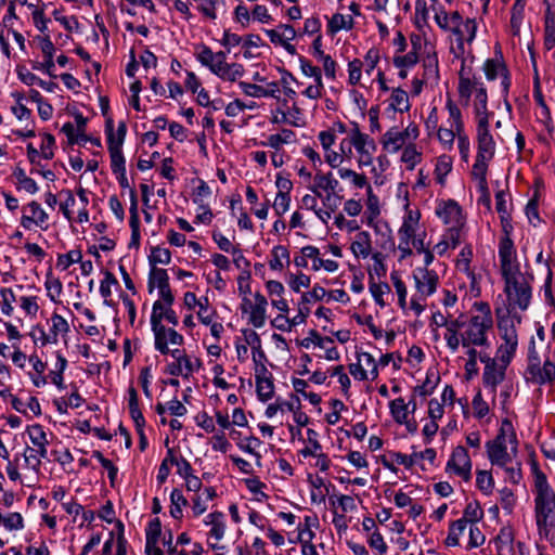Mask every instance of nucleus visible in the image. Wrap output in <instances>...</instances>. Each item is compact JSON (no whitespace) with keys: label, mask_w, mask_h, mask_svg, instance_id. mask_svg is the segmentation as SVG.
Here are the masks:
<instances>
[{"label":"nucleus","mask_w":555,"mask_h":555,"mask_svg":"<svg viewBox=\"0 0 555 555\" xmlns=\"http://www.w3.org/2000/svg\"><path fill=\"white\" fill-rule=\"evenodd\" d=\"M500 270L504 281V293L511 310L528 309L531 297L533 276L522 273L517 260L516 249L512 240H505L499 250Z\"/></svg>","instance_id":"nucleus-1"},{"label":"nucleus","mask_w":555,"mask_h":555,"mask_svg":"<svg viewBox=\"0 0 555 555\" xmlns=\"http://www.w3.org/2000/svg\"><path fill=\"white\" fill-rule=\"evenodd\" d=\"M475 307L479 310V314L469 319L462 315L461 345L464 348L489 346L487 333L493 325L490 307L486 302H477Z\"/></svg>","instance_id":"nucleus-2"},{"label":"nucleus","mask_w":555,"mask_h":555,"mask_svg":"<svg viewBox=\"0 0 555 555\" xmlns=\"http://www.w3.org/2000/svg\"><path fill=\"white\" fill-rule=\"evenodd\" d=\"M534 516L539 530L555 526V491L544 473L534 469Z\"/></svg>","instance_id":"nucleus-3"},{"label":"nucleus","mask_w":555,"mask_h":555,"mask_svg":"<svg viewBox=\"0 0 555 555\" xmlns=\"http://www.w3.org/2000/svg\"><path fill=\"white\" fill-rule=\"evenodd\" d=\"M517 437L511 421L504 420L493 440L486 443L487 454L492 465L506 467L517 453Z\"/></svg>","instance_id":"nucleus-4"},{"label":"nucleus","mask_w":555,"mask_h":555,"mask_svg":"<svg viewBox=\"0 0 555 555\" xmlns=\"http://www.w3.org/2000/svg\"><path fill=\"white\" fill-rule=\"evenodd\" d=\"M29 439L35 448L27 447L24 452L25 462L35 470L41 466V459H48L49 440L43 427L39 424L27 427Z\"/></svg>","instance_id":"nucleus-5"},{"label":"nucleus","mask_w":555,"mask_h":555,"mask_svg":"<svg viewBox=\"0 0 555 555\" xmlns=\"http://www.w3.org/2000/svg\"><path fill=\"white\" fill-rule=\"evenodd\" d=\"M351 144L359 154L358 164L360 167L369 166L373 162V154L376 151V144L369 134L361 132L357 122H352Z\"/></svg>","instance_id":"nucleus-6"},{"label":"nucleus","mask_w":555,"mask_h":555,"mask_svg":"<svg viewBox=\"0 0 555 555\" xmlns=\"http://www.w3.org/2000/svg\"><path fill=\"white\" fill-rule=\"evenodd\" d=\"M483 70L488 80H494L498 77H501L502 95L505 100L507 108L509 109L511 105L506 98L511 87V78L505 64L499 60L488 59L483 64Z\"/></svg>","instance_id":"nucleus-7"},{"label":"nucleus","mask_w":555,"mask_h":555,"mask_svg":"<svg viewBox=\"0 0 555 555\" xmlns=\"http://www.w3.org/2000/svg\"><path fill=\"white\" fill-rule=\"evenodd\" d=\"M480 361L486 364L482 374L483 385L489 387L494 395L496 392V386L505 378L506 369L498 363L495 359H491L488 356H480Z\"/></svg>","instance_id":"nucleus-8"},{"label":"nucleus","mask_w":555,"mask_h":555,"mask_svg":"<svg viewBox=\"0 0 555 555\" xmlns=\"http://www.w3.org/2000/svg\"><path fill=\"white\" fill-rule=\"evenodd\" d=\"M447 468L453 469L457 476L466 481L470 479L472 461L464 447L459 446L453 450L448 461Z\"/></svg>","instance_id":"nucleus-9"},{"label":"nucleus","mask_w":555,"mask_h":555,"mask_svg":"<svg viewBox=\"0 0 555 555\" xmlns=\"http://www.w3.org/2000/svg\"><path fill=\"white\" fill-rule=\"evenodd\" d=\"M477 156L481 158L492 159L495 152V142L489 131V120L481 119L477 125Z\"/></svg>","instance_id":"nucleus-10"},{"label":"nucleus","mask_w":555,"mask_h":555,"mask_svg":"<svg viewBox=\"0 0 555 555\" xmlns=\"http://www.w3.org/2000/svg\"><path fill=\"white\" fill-rule=\"evenodd\" d=\"M439 317L441 319V323H438V326H444L447 330L444 334L447 346L455 352L461 345L462 315L453 320H448L444 315Z\"/></svg>","instance_id":"nucleus-11"},{"label":"nucleus","mask_w":555,"mask_h":555,"mask_svg":"<svg viewBox=\"0 0 555 555\" xmlns=\"http://www.w3.org/2000/svg\"><path fill=\"white\" fill-rule=\"evenodd\" d=\"M256 391L260 401H268L274 395V384L271 374H269L268 369L260 364L259 367H256Z\"/></svg>","instance_id":"nucleus-12"},{"label":"nucleus","mask_w":555,"mask_h":555,"mask_svg":"<svg viewBox=\"0 0 555 555\" xmlns=\"http://www.w3.org/2000/svg\"><path fill=\"white\" fill-rule=\"evenodd\" d=\"M437 215L450 227H463L464 218L462 208L455 201L444 202L437 208Z\"/></svg>","instance_id":"nucleus-13"},{"label":"nucleus","mask_w":555,"mask_h":555,"mask_svg":"<svg viewBox=\"0 0 555 555\" xmlns=\"http://www.w3.org/2000/svg\"><path fill=\"white\" fill-rule=\"evenodd\" d=\"M25 211H29V215L24 214L21 219L23 228L29 230L33 224L40 227L46 230L44 223L48 221V214L41 208L40 204L33 201L25 208Z\"/></svg>","instance_id":"nucleus-14"},{"label":"nucleus","mask_w":555,"mask_h":555,"mask_svg":"<svg viewBox=\"0 0 555 555\" xmlns=\"http://www.w3.org/2000/svg\"><path fill=\"white\" fill-rule=\"evenodd\" d=\"M338 186V181L333 177L332 172L322 173L321 171L317 172L313 178V184L308 189L319 197H322V192H326V194L332 193L336 194V189Z\"/></svg>","instance_id":"nucleus-15"},{"label":"nucleus","mask_w":555,"mask_h":555,"mask_svg":"<svg viewBox=\"0 0 555 555\" xmlns=\"http://www.w3.org/2000/svg\"><path fill=\"white\" fill-rule=\"evenodd\" d=\"M417 291L424 295L429 296L436 292L438 285V275L433 270L422 269L418 274L414 275Z\"/></svg>","instance_id":"nucleus-16"},{"label":"nucleus","mask_w":555,"mask_h":555,"mask_svg":"<svg viewBox=\"0 0 555 555\" xmlns=\"http://www.w3.org/2000/svg\"><path fill=\"white\" fill-rule=\"evenodd\" d=\"M513 531L509 528H502L492 541L496 555H509L513 552Z\"/></svg>","instance_id":"nucleus-17"},{"label":"nucleus","mask_w":555,"mask_h":555,"mask_svg":"<svg viewBox=\"0 0 555 555\" xmlns=\"http://www.w3.org/2000/svg\"><path fill=\"white\" fill-rule=\"evenodd\" d=\"M480 85L483 83L473 80L469 77H466L463 72H460L457 90L463 105L467 106L469 104L473 92H477V88H479Z\"/></svg>","instance_id":"nucleus-18"},{"label":"nucleus","mask_w":555,"mask_h":555,"mask_svg":"<svg viewBox=\"0 0 555 555\" xmlns=\"http://www.w3.org/2000/svg\"><path fill=\"white\" fill-rule=\"evenodd\" d=\"M477 25L474 18H466L452 30L456 36L460 48H463L464 41L472 42L476 36Z\"/></svg>","instance_id":"nucleus-19"},{"label":"nucleus","mask_w":555,"mask_h":555,"mask_svg":"<svg viewBox=\"0 0 555 555\" xmlns=\"http://www.w3.org/2000/svg\"><path fill=\"white\" fill-rule=\"evenodd\" d=\"M356 257L366 258L372 250L371 236L366 231L359 232L350 246Z\"/></svg>","instance_id":"nucleus-20"},{"label":"nucleus","mask_w":555,"mask_h":555,"mask_svg":"<svg viewBox=\"0 0 555 555\" xmlns=\"http://www.w3.org/2000/svg\"><path fill=\"white\" fill-rule=\"evenodd\" d=\"M421 49V44L418 42V38L414 41L412 39V50L409 51L404 55H395L393 65L397 68H409L414 66L418 62V50Z\"/></svg>","instance_id":"nucleus-21"},{"label":"nucleus","mask_w":555,"mask_h":555,"mask_svg":"<svg viewBox=\"0 0 555 555\" xmlns=\"http://www.w3.org/2000/svg\"><path fill=\"white\" fill-rule=\"evenodd\" d=\"M474 109L477 116L478 122L483 118L489 120L488 113V94L483 85H480L475 92Z\"/></svg>","instance_id":"nucleus-22"},{"label":"nucleus","mask_w":555,"mask_h":555,"mask_svg":"<svg viewBox=\"0 0 555 555\" xmlns=\"http://www.w3.org/2000/svg\"><path fill=\"white\" fill-rule=\"evenodd\" d=\"M405 141L402 131H399L397 128H390L384 134L382 143L384 149L397 152L404 145Z\"/></svg>","instance_id":"nucleus-23"},{"label":"nucleus","mask_w":555,"mask_h":555,"mask_svg":"<svg viewBox=\"0 0 555 555\" xmlns=\"http://www.w3.org/2000/svg\"><path fill=\"white\" fill-rule=\"evenodd\" d=\"M245 69L243 65L238 63H227L225 65L221 66L220 68L214 72V74L222 80H228L232 82L243 77Z\"/></svg>","instance_id":"nucleus-24"},{"label":"nucleus","mask_w":555,"mask_h":555,"mask_svg":"<svg viewBox=\"0 0 555 555\" xmlns=\"http://www.w3.org/2000/svg\"><path fill=\"white\" fill-rule=\"evenodd\" d=\"M544 47L547 51L555 47V12L552 10L544 15Z\"/></svg>","instance_id":"nucleus-25"},{"label":"nucleus","mask_w":555,"mask_h":555,"mask_svg":"<svg viewBox=\"0 0 555 555\" xmlns=\"http://www.w3.org/2000/svg\"><path fill=\"white\" fill-rule=\"evenodd\" d=\"M540 364H541V361L538 356V352L535 351L534 343L531 341V347L529 348V353H528V366H527L526 373H525L527 380L534 383L537 377H541Z\"/></svg>","instance_id":"nucleus-26"},{"label":"nucleus","mask_w":555,"mask_h":555,"mask_svg":"<svg viewBox=\"0 0 555 555\" xmlns=\"http://www.w3.org/2000/svg\"><path fill=\"white\" fill-rule=\"evenodd\" d=\"M473 258V250L470 246H465L460 251V255L456 260L457 270L467 274V276L472 280V285L476 282L475 273L470 270V262Z\"/></svg>","instance_id":"nucleus-27"},{"label":"nucleus","mask_w":555,"mask_h":555,"mask_svg":"<svg viewBox=\"0 0 555 555\" xmlns=\"http://www.w3.org/2000/svg\"><path fill=\"white\" fill-rule=\"evenodd\" d=\"M308 481L313 488L311 491V501L319 504L325 502V496L328 492V489L325 487L324 479L320 476L309 475Z\"/></svg>","instance_id":"nucleus-28"},{"label":"nucleus","mask_w":555,"mask_h":555,"mask_svg":"<svg viewBox=\"0 0 555 555\" xmlns=\"http://www.w3.org/2000/svg\"><path fill=\"white\" fill-rule=\"evenodd\" d=\"M222 518L223 514L221 512H214L207 516L206 524L211 525L209 534L215 538L216 541L221 540L225 532V525Z\"/></svg>","instance_id":"nucleus-29"},{"label":"nucleus","mask_w":555,"mask_h":555,"mask_svg":"<svg viewBox=\"0 0 555 555\" xmlns=\"http://www.w3.org/2000/svg\"><path fill=\"white\" fill-rule=\"evenodd\" d=\"M105 129L107 132V145L112 143V145L122 146L127 127L124 121H120L117 128V141H114V122L112 118H107L105 121Z\"/></svg>","instance_id":"nucleus-30"},{"label":"nucleus","mask_w":555,"mask_h":555,"mask_svg":"<svg viewBox=\"0 0 555 555\" xmlns=\"http://www.w3.org/2000/svg\"><path fill=\"white\" fill-rule=\"evenodd\" d=\"M162 534V524L159 518H154L151 520L145 530V548L150 550L158 544L159 537Z\"/></svg>","instance_id":"nucleus-31"},{"label":"nucleus","mask_w":555,"mask_h":555,"mask_svg":"<svg viewBox=\"0 0 555 555\" xmlns=\"http://www.w3.org/2000/svg\"><path fill=\"white\" fill-rule=\"evenodd\" d=\"M390 413L393 420L399 423H406V418L409 417V404L404 402L402 398H397L392 400L389 404Z\"/></svg>","instance_id":"nucleus-32"},{"label":"nucleus","mask_w":555,"mask_h":555,"mask_svg":"<svg viewBox=\"0 0 555 555\" xmlns=\"http://www.w3.org/2000/svg\"><path fill=\"white\" fill-rule=\"evenodd\" d=\"M490 160L491 159L489 158H481L479 156H476V160L472 169V175L475 179H478L480 190H487L486 175L488 169V163Z\"/></svg>","instance_id":"nucleus-33"},{"label":"nucleus","mask_w":555,"mask_h":555,"mask_svg":"<svg viewBox=\"0 0 555 555\" xmlns=\"http://www.w3.org/2000/svg\"><path fill=\"white\" fill-rule=\"evenodd\" d=\"M424 80L437 82L439 79L438 59L436 54L427 55L423 60Z\"/></svg>","instance_id":"nucleus-34"},{"label":"nucleus","mask_w":555,"mask_h":555,"mask_svg":"<svg viewBox=\"0 0 555 555\" xmlns=\"http://www.w3.org/2000/svg\"><path fill=\"white\" fill-rule=\"evenodd\" d=\"M390 107L398 112H406L410 109L409 95L403 89L397 88L390 96Z\"/></svg>","instance_id":"nucleus-35"},{"label":"nucleus","mask_w":555,"mask_h":555,"mask_svg":"<svg viewBox=\"0 0 555 555\" xmlns=\"http://www.w3.org/2000/svg\"><path fill=\"white\" fill-rule=\"evenodd\" d=\"M155 336V349L162 354L169 353L168 347V328L164 324H158V328L152 326Z\"/></svg>","instance_id":"nucleus-36"},{"label":"nucleus","mask_w":555,"mask_h":555,"mask_svg":"<svg viewBox=\"0 0 555 555\" xmlns=\"http://www.w3.org/2000/svg\"><path fill=\"white\" fill-rule=\"evenodd\" d=\"M353 27V18L350 15L336 13L328 22V30L335 34L341 29H351Z\"/></svg>","instance_id":"nucleus-37"},{"label":"nucleus","mask_w":555,"mask_h":555,"mask_svg":"<svg viewBox=\"0 0 555 555\" xmlns=\"http://www.w3.org/2000/svg\"><path fill=\"white\" fill-rule=\"evenodd\" d=\"M170 515L176 519H180L182 517V506L188 505V500L179 489H173L170 494Z\"/></svg>","instance_id":"nucleus-38"},{"label":"nucleus","mask_w":555,"mask_h":555,"mask_svg":"<svg viewBox=\"0 0 555 555\" xmlns=\"http://www.w3.org/2000/svg\"><path fill=\"white\" fill-rule=\"evenodd\" d=\"M272 259L269 261V266L272 270H282L284 264L283 259L289 262V251L285 246L278 245L271 250Z\"/></svg>","instance_id":"nucleus-39"},{"label":"nucleus","mask_w":555,"mask_h":555,"mask_svg":"<svg viewBox=\"0 0 555 555\" xmlns=\"http://www.w3.org/2000/svg\"><path fill=\"white\" fill-rule=\"evenodd\" d=\"M111 154V167L114 173L126 171L125 157L121 152V146L108 144Z\"/></svg>","instance_id":"nucleus-40"},{"label":"nucleus","mask_w":555,"mask_h":555,"mask_svg":"<svg viewBox=\"0 0 555 555\" xmlns=\"http://www.w3.org/2000/svg\"><path fill=\"white\" fill-rule=\"evenodd\" d=\"M525 0H515L512 8L511 27L514 35L519 34L520 24L524 18Z\"/></svg>","instance_id":"nucleus-41"},{"label":"nucleus","mask_w":555,"mask_h":555,"mask_svg":"<svg viewBox=\"0 0 555 555\" xmlns=\"http://www.w3.org/2000/svg\"><path fill=\"white\" fill-rule=\"evenodd\" d=\"M169 283V276L165 269L153 267L149 276V291L152 292L154 287H159Z\"/></svg>","instance_id":"nucleus-42"},{"label":"nucleus","mask_w":555,"mask_h":555,"mask_svg":"<svg viewBox=\"0 0 555 555\" xmlns=\"http://www.w3.org/2000/svg\"><path fill=\"white\" fill-rule=\"evenodd\" d=\"M483 517V511L477 502H469L463 513L462 519L469 522V525L477 524Z\"/></svg>","instance_id":"nucleus-43"},{"label":"nucleus","mask_w":555,"mask_h":555,"mask_svg":"<svg viewBox=\"0 0 555 555\" xmlns=\"http://www.w3.org/2000/svg\"><path fill=\"white\" fill-rule=\"evenodd\" d=\"M175 463H178V459L175 455L173 449H168L167 455L163 460L158 469L157 480L159 483H164L166 481L170 473L169 464L175 465Z\"/></svg>","instance_id":"nucleus-44"},{"label":"nucleus","mask_w":555,"mask_h":555,"mask_svg":"<svg viewBox=\"0 0 555 555\" xmlns=\"http://www.w3.org/2000/svg\"><path fill=\"white\" fill-rule=\"evenodd\" d=\"M452 169V160L449 156L442 155L438 158V162L436 164L435 173L437 177V181L440 184L444 183L446 176L451 171Z\"/></svg>","instance_id":"nucleus-45"},{"label":"nucleus","mask_w":555,"mask_h":555,"mask_svg":"<svg viewBox=\"0 0 555 555\" xmlns=\"http://www.w3.org/2000/svg\"><path fill=\"white\" fill-rule=\"evenodd\" d=\"M311 344H314L315 346L320 348H325L327 344L333 345L334 340L331 337H322L318 334L317 331L311 330L309 332V336L306 337L300 341V346L305 348H309Z\"/></svg>","instance_id":"nucleus-46"},{"label":"nucleus","mask_w":555,"mask_h":555,"mask_svg":"<svg viewBox=\"0 0 555 555\" xmlns=\"http://www.w3.org/2000/svg\"><path fill=\"white\" fill-rule=\"evenodd\" d=\"M51 328L50 333L52 335H55L56 338H59L60 334H67L69 332V324L68 322L60 314L54 312L51 317Z\"/></svg>","instance_id":"nucleus-47"},{"label":"nucleus","mask_w":555,"mask_h":555,"mask_svg":"<svg viewBox=\"0 0 555 555\" xmlns=\"http://www.w3.org/2000/svg\"><path fill=\"white\" fill-rule=\"evenodd\" d=\"M80 250H70L67 254L59 255L56 266L62 270H67L73 263L81 261Z\"/></svg>","instance_id":"nucleus-48"},{"label":"nucleus","mask_w":555,"mask_h":555,"mask_svg":"<svg viewBox=\"0 0 555 555\" xmlns=\"http://www.w3.org/2000/svg\"><path fill=\"white\" fill-rule=\"evenodd\" d=\"M170 260L171 254L169 249L162 248L158 246L152 249V253L150 255V262L153 267H155L157 263L168 264Z\"/></svg>","instance_id":"nucleus-49"},{"label":"nucleus","mask_w":555,"mask_h":555,"mask_svg":"<svg viewBox=\"0 0 555 555\" xmlns=\"http://www.w3.org/2000/svg\"><path fill=\"white\" fill-rule=\"evenodd\" d=\"M312 537L313 532L309 528H306L299 532L302 555H318L315 546L310 543Z\"/></svg>","instance_id":"nucleus-50"},{"label":"nucleus","mask_w":555,"mask_h":555,"mask_svg":"<svg viewBox=\"0 0 555 555\" xmlns=\"http://www.w3.org/2000/svg\"><path fill=\"white\" fill-rule=\"evenodd\" d=\"M370 292L378 306H380V307L386 306V302L384 301L383 296L385 294L390 293V286L387 283H371Z\"/></svg>","instance_id":"nucleus-51"},{"label":"nucleus","mask_w":555,"mask_h":555,"mask_svg":"<svg viewBox=\"0 0 555 555\" xmlns=\"http://www.w3.org/2000/svg\"><path fill=\"white\" fill-rule=\"evenodd\" d=\"M338 175L341 179H350L359 189H362L367 184V180L364 175H359L351 169L341 168L338 170Z\"/></svg>","instance_id":"nucleus-52"},{"label":"nucleus","mask_w":555,"mask_h":555,"mask_svg":"<svg viewBox=\"0 0 555 555\" xmlns=\"http://www.w3.org/2000/svg\"><path fill=\"white\" fill-rule=\"evenodd\" d=\"M170 309L167 305L163 304L160 300H156L153 304L152 313H151V326H155L158 328V324H163L164 312Z\"/></svg>","instance_id":"nucleus-53"},{"label":"nucleus","mask_w":555,"mask_h":555,"mask_svg":"<svg viewBox=\"0 0 555 555\" xmlns=\"http://www.w3.org/2000/svg\"><path fill=\"white\" fill-rule=\"evenodd\" d=\"M293 137L294 132L292 130L283 129L282 133L271 134L268 138V145L278 150L282 144L291 142Z\"/></svg>","instance_id":"nucleus-54"},{"label":"nucleus","mask_w":555,"mask_h":555,"mask_svg":"<svg viewBox=\"0 0 555 555\" xmlns=\"http://www.w3.org/2000/svg\"><path fill=\"white\" fill-rule=\"evenodd\" d=\"M476 483L477 487L485 493L491 492L494 485L492 475L487 470L477 472Z\"/></svg>","instance_id":"nucleus-55"},{"label":"nucleus","mask_w":555,"mask_h":555,"mask_svg":"<svg viewBox=\"0 0 555 555\" xmlns=\"http://www.w3.org/2000/svg\"><path fill=\"white\" fill-rule=\"evenodd\" d=\"M541 377H537L535 384L542 385L551 383L555 379V364L551 361H545L543 367L540 370Z\"/></svg>","instance_id":"nucleus-56"},{"label":"nucleus","mask_w":555,"mask_h":555,"mask_svg":"<svg viewBox=\"0 0 555 555\" xmlns=\"http://www.w3.org/2000/svg\"><path fill=\"white\" fill-rule=\"evenodd\" d=\"M214 55H215V53L212 52V50L209 47L203 44L201 47V51L196 55V59L203 66L208 67L210 69V72L212 73V68L215 65Z\"/></svg>","instance_id":"nucleus-57"},{"label":"nucleus","mask_w":555,"mask_h":555,"mask_svg":"<svg viewBox=\"0 0 555 555\" xmlns=\"http://www.w3.org/2000/svg\"><path fill=\"white\" fill-rule=\"evenodd\" d=\"M2 298L1 310L5 315H11L13 312L12 304L15 301V295L11 288H2L0 291Z\"/></svg>","instance_id":"nucleus-58"},{"label":"nucleus","mask_w":555,"mask_h":555,"mask_svg":"<svg viewBox=\"0 0 555 555\" xmlns=\"http://www.w3.org/2000/svg\"><path fill=\"white\" fill-rule=\"evenodd\" d=\"M307 435H308L309 447H306L305 449H302L300 451V453L305 457H308L310 455H317V452L320 451L322 448L320 442L315 439L317 433L313 429H308Z\"/></svg>","instance_id":"nucleus-59"},{"label":"nucleus","mask_w":555,"mask_h":555,"mask_svg":"<svg viewBox=\"0 0 555 555\" xmlns=\"http://www.w3.org/2000/svg\"><path fill=\"white\" fill-rule=\"evenodd\" d=\"M447 108L449 111L450 117L453 120V126L456 132H463V121L460 108L452 102V100H448Z\"/></svg>","instance_id":"nucleus-60"},{"label":"nucleus","mask_w":555,"mask_h":555,"mask_svg":"<svg viewBox=\"0 0 555 555\" xmlns=\"http://www.w3.org/2000/svg\"><path fill=\"white\" fill-rule=\"evenodd\" d=\"M21 308L25 311L27 315L36 317L39 311V305L37 302V297H27L23 296L20 299Z\"/></svg>","instance_id":"nucleus-61"},{"label":"nucleus","mask_w":555,"mask_h":555,"mask_svg":"<svg viewBox=\"0 0 555 555\" xmlns=\"http://www.w3.org/2000/svg\"><path fill=\"white\" fill-rule=\"evenodd\" d=\"M54 144H55L54 137L52 134H50V133H46L43 135V140H42V143H41V146H40V153H41V156L44 159L53 158V156H54V152H53Z\"/></svg>","instance_id":"nucleus-62"},{"label":"nucleus","mask_w":555,"mask_h":555,"mask_svg":"<svg viewBox=\"0 0 555 555\" xmlns=\"http://www.w3.org/2000/svg\"><path fill=\"white\" fill-rule=\"evenodd\" d=\"M468 533H469V541H468V545H467L468 548L478 547L485 543L486 538L482 534V532L479 530V528L476 526V524L469 525Z\"/></svg>","instance_id":"nucleus-63"},{"label":"nucleus","mask_w":555,"mask_h":555,"mask_svg":"<svg viewBox=\"0 0 555 555\" xmlns=\"http://www.w3.org/2000/svg\"><path fill=\"white\" fill-rule=\"evenodd\" d=\"M291 204V195L289 194H276L274 203H273V209L278 216L284 215Z\"/></svg>","instance_id":"nucleus-64"}]
</instances>
